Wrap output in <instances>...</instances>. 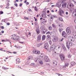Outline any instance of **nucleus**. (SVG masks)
Wrapping results in <instances>:
<instances>
[{"instance_id": "nucleus-43", "label": "nucleus", "mask_w": 76, "mask_h": 76, "mask_svg": "<svg viewBox=\"0 0 76 76\" xmlns=\"http://www.w3.org/2000/svg\"><path fill=\"white\" fill-rule=\"evenodd\" d=\"M14 6H16V7H18V4L17 3H15L14 4Z\"/></svg>"}, {"instance_id": "nucleus-35", "label": "nucleus", "mask_w": 76, "mask_h": 76, "mask_svg": "<svg viewBox=\"0 0 76 76\" xmlns=\"http://www.w3.org/2000/svg\"><path fill=\"white\" fill-rule=\"evenodd\" d=\"M52 27H53V28H55L56 27V26L55 25V24H53L52 25Z\"/></svg>"}, {"instance_id": "nucleus-61", "label": "nucleus", "mask_w": 76, "mask_h": 76, "mask_svg": "<svg viewBox=\"0 0 76 76\" xmlns=\"http://www.w3.org/2000/svg\"><path fill=\"white\" fill-rule=\"evenodd\" d=\"M28 35H30V36H31V33L30 32H29L28 34Z\"/></svg>"}, {"instance_id": "nucleus-17", "label": "nucleus", "mask_w": 76, "mask_h": 76, "mask_svg": "<svg viewBox=\"0 0 76 76\" xmlns=\"http://www.w3.org/2000/svg\"><path fill=\"white\" fill-rule=\"evenodd\" d=\"M39 60H40V59L38 58H36L34 60L35 62H39Z\"/></svg>"}, {"instance_id": "nucleus-4", "label": "nucleus", "mask_w": 76, "mask_h": 76, "mask_svg": "<svg viewBox=\"0 0 76 76\" xmlns=\"http://www.w3.org/2000/svg\"><path fill=\"white\" fill-rule=\"evenodd\" d=\"M61 4H62L61 2H58V3H56V6L57 7H61Z\"/></svg>"}, {"instance_id": "nucleus-51", "label": "nucleus", "mask_w": 76, "mask_h": 76, "mask_svg": "<svg viewBox=\"0 0 76 76\" xmlns=\"http://www.w3.org/2000/svg\"><path fill=\"white\" fill-rule=\"evenodd\" d=\"M6 42V40H2V42Z\"/></svg>"}, {"instance_id": "nucleus-8", "label": "nucleus", "mask_w": 76, "mask_h": 76, "mask_svg": "<svg viewBox=\"0 0 76 76\" xmlns=\"http://www.w3.org/2000/svg\"><path fill=\"white\" fill-rule=\"evenodd\" d=\"M43 30L42 31V34H45V32L48 31V29L47 28H43Z\"/></svg>"}, {"instance_id": "nucleus-57", "label": "nucleus", "mask_w": 76, "mask_h": 76, "mask_svg": "<svg viewBox=\"0 0 76 76\" xmlns=\"http://www.w3.org/2000/svg\"><path fill=\"white\" fill-rule=\"evenodd\" d=\"M28 10H29V12H32V10H31V9Z\"/></svg>"}, {"instance_id": "nucleus-29", "label": "nucleus", "mask_w": 76, "mask_h": 76, "mask_svg": "<svg viewBox=\"0 0 76 76\" xmlns=\"http://www.w3.org/2000/svg\"><path fill=\"white\" fill-rule=\"evenodd\" d=\"M69 63H66L65 64V66L66 67H67V66H69Z\"/></svg>"}, {"instance_id": "nucleus-25", "label": "nucleus", "mask_w": 76, "mask_h": 76, "mask_svg": "<svg viewBox=\"0 0 76 76\" xmlns=\"http://www.w3.org/2000/svg\"><path fill=\"white\" fill-rule=\"evenodd\" d=\"M58 19L59 20H60V21H61V22H63V18H61V17H58Z\"/></svg>"}, {"instance_id": "nucleus-7", "label": "nucleus", "mask_w": 76, "mask_h": 76, "mask_svg": "<svg viewBox=\"0 0 76 76\" xmlns=\"http://www.w3.org/2000/svg\"><path fill=\"white\" fill-rule=\"evenodd\" d=\"M66 32L68 35H69L71 33V31L69 29V28L68 27L66 28Z\"/></svg>"}, {"instance_id": "nucleus-52", "label": "nucleus", "mask_w": 76, "mask_h": 76, "mask_svg": "<svg viewBox=\"0 0 76 76\" xmlns=\"http://www.w3.org/2000/svg\"><path fill=\"white\" fill-rule=\"evenodd\" d=\"M1 22H5V19L2 20Z\"/></svg>"}, {"instance_id": "nucleus-42", "label": "nucleus", "mask_w": 76, "mask_h": 76, "mask_svg": "<svg viewBox=\"0 0 76 76\" xmlns=\"http://www.w3.org/2000/svg\"><path fill=\"white\" fill-rule=\"evenodd\" d=\"M6 9H9V8H10V7L8 6H7V7H5Z\"/></svg>"}, {"instance_id": "nucleus-33", "label": "nucleus", "mask_w": 76, "mask_h": 76, "mask_svg": "<svg viewBox=\"0 0 76 76\" xmlns=\"http://www.w3.org/2000/svg\"><path fill=\"white\" fill-rule=\"evenodd\" d=\"M53 16L54 18H58V17L56 15H53Z\"/></svg>"}, {"instance_id": "nucleus-53", "label": "nucleus", "mask_w": 76, "mask_h": 76, "mask_svg": "<svg viewBox=\"0 0 76 76\" xmlns=\"http://www.w3.org/2000/svg\"><path fill=\"white\" fill-rule=\"evenodd\" d=\"M7 25H8V26H9V25H10V23H7Z\"/></svg>"}, {"instance_id": "nucleus-19", "label": "nucleus", "mask_w": 76, "mask_h": 76, "mask_svg": "<svg viewBox=\"0 0 76 76\" xmlns=\"http://www.w3.org/2000/svg\"><path fill=\"white\" fill-rule=\"evenodd\" d=\"M67 5V4L66 3H64L62 5V7L63 8H64V6H66Z\"/></svg>"}, {"instance_id": "nucleus-1", "label": "nucleus", "mask_w": 76, "mask_h": 76, "mask_svg": "<svg viewBox=\"0 0 76 76\" xmlns=\"http://www.w3.org/2000/svg\"><path fill=\"white\" fill-rule=\"evenodd\" d=\"M62 37L66 38L67 36L66 33V32H65L64 31H63L62 33Z\"/></svg>"}, {"instance_id": "nucleus-5", "label": "nucleus", "mask_w": 76, "mask_h": 76, "mask_svg": "<svg viewBox=\"0 0 76 76\" xmlns=\"http://www.w3.org/2000/svg\"><path fill=\"white\" fill-rule=\"evenodd\" d=\"M42 36V35L41 34H39V35H38L37 37V41H41V39Z\"/></svg>"}, {"instance_id": "nucleus-2", "label": "nucleus", "mask_w": 76, "mask_h": 76, "mask_svg": "<svg viewBox=\"0 0 76 76\" xmlns=\"http://www.w3.org/2000/svg\"><path fill=\"white\" fill-rule=\"evenodd\" d=\"M44 60L45 62H48V61H50V59L48 58V56H45V57Z\"/></svg>"}, {"instance_id": "nucleus-62", "label": "nucleus", "mask_w": 76, "mask_h": 76, "mask_svg": "<svg viewBox=\"0 0 76 76\" xmlns=\"http://www.w3.org/2000/svg\"><path fill=\"white\" fill-rule=\"evenodd\" d=\"M13 54H17V53L15 52L14 51L13 52Z\"/></svg>"}, {"instance_id": "nucleus-36", "label": "nucleus", "mask_w": 76, "mask_h": 76, "mask_svg": "<svg viewBox=\"0 0 76 76\" xmlns=\"http://www.w3.org/2000/svg\"><path fill=\"white\" fill-rule=\"evenodd\" d=\"M6 41H7V42H10V40L9 39H6Z\"/></svg>"}, {"instance_id": "nucleus-44", "label": "nucleus", "mask_w": 76, "mask_h": 76, "mask_svg": "<svg viewBox=\"0 0 76 76\" xmlns=\"http://www.w3.org/2000/svg\"><path fill=\"white\" fill-rule=\"evenodd\" d=\"M34 63H32L30 64L31 66H34Z\"/></svg>"}, {"instance_id": "nucleus-28", "label": "nucleus", "mask_w": 76, "mask_h": 76, "mask_svg": "<svg viewBox=\"0 0 76 76\" xmlns=\"http://www.w3.org/2000/svg\"><path fill=\"white\" fill-rule=\"evenodd\" d=\"M49 42L50 45H52V41H51V40L49 41Z\"/></svg>"}, {"instance_id": "nucleus-50", "label": "nucleus", "mask_w": 76, "mask_h": 76, "mask_svg": "<svg viewBox=\"0 0 76 76\" xmlns=\"http://www.w3.org/2000/svg\"><path fill=\"white\" fill-rule=\"evenodd\" d=\"M22 6V3H20V4L19 6H20V7H21Z\"/></svg>"}, {"instance_id": "nucleus-3", "label": "nucleus", "mask_w": 76, "mask_h": 76, "mask_svg": "<svg viewBox=\"0 0 76 76\" xmlns=\"http://www.w3.org/2000/svg\"><path fill=\"white\" fill-rule=\"evenodd\" d=\"M61 59V60L63 61L64 60V56L63 54H60L59 55Z\"/></svg>"}, {"instance_id": "nucleus-18", "label": "nucleus", "mask_w": 76, "mask_h": 76, "mask_svg": "<svg viewBox=\"0 0 76 76\" xmlns=\"http://www.w3.org/2000/svg\"><path fill=\"white\" fill-rule=\"evenodd\" d=\"M42 43L38 44L37 45V47H40V46L42 45Z\"/></svg>"}, {"instance_id": "nucleus-20", "label": "nucleus", "mask_w": 76, "mask_h": 76, "mask_svg": "<svg viewBox=\"0 0 76 76\" xmlns=\"http://www.w3.org/2000/svg\"><path fill=\"white\" fill-rule=\"evenodd\" d=\"M69 38L71 41H72V39H73V37L72 36H69Z\"/></svg>"}, {"instance_id": "nucleus-13", "label": "nucleus", "mask_w": 76, "mask_h": 76, "mask_svg": "<svg viewBox=\"0 0 76 76\" xmlns=\"http://www.w3.org/2000/svg\"><path fill=\"white\" fill-rule=\"evenodd\" d=\"M15 41H20V37L19 36H17L15 38Z\"/></svg>"}, {"instance_id": "nucleus-63", "label": "nucleus", "mask_w": 76, "mask_h": 76, "mask_svg": "<svg viewBox=\"0 0 76 76\" xmlns=\"http://www.w3.org/2000/svg\"><path fill=\"white\" fill-rule=\"evenodd\" d=\"M26 1H27V0H25L24 2V3H26Z\"/></svg>"}, {"instance_id": "nucleus-23", "label": "nucleus", "mask_w": 76, "mask_h": 76, "mask_svg": "<svg viewBox=\"0 0 76 76\" xmlns=\"http://www.w3.org/2000/svg\"><path fill=\"white\" fill-rule=\"evenodd\" d=\"M69 6L70 7H72H72H73V6H74V5H73V3H69Z\"/></svg>"}, {"instance_id": "nucleus-16", "label": "nucleus", "mask_w": 76, "mask_h": 76, "mask_svg": "<svg viewBox=\"0 0 76 76\" xmlns=\"http://www.w3.org/2000/svg\"><path fill=\"white\" fill-rule=\"evenodd\" d=\"M36 31L38 34H39V33H40V31L38 28L36 29Z\"/></svg>"}, {"instance_id": "nucleus-49", "label": "nucleus", "mask_w": 76, "mask_h": 76, "mask_svg": "<svg viewBox=\"0 0 76 76\" xmlns=\"http://www.w3.org/2000/svg\"><path fill=\"white\" fill-rule=\"evenodd\" d=\"M29 4V2H27L26 3V5H28Z\"/></svg>"}, {"instance_id": "nucleus-6", "label": "nucleus", "mask_w": 76, "mask_h": 76, "mask_svg": "<svg viewBox=\"0 0 76 76\" xmlns=\"http://www.w3.org/2000/svg\"><path fill=\"white\" fill-rule=\"evenodd\" d=\"M59 15L61 16H63V15H62V14H64V11L63 10H60L59 11Z\"/></svg>"}, {"instance_id": "nucleus-12", "label": "nucleus", "mask_w": 76, "mask_h": 76, "mask_svg": "<svg viewBox=\"0 0 76 76\" xmlns=\"http://www.w3.org/2000/svg\"><path fill=\"white\" fill-rule=\"evenodd\" d=\"M62 48L63 49L64 51H67V50L66 49V48L65 46H64V45H62Z\"/></svg>"}, {"instance_id": "nucleus-59", "label": "nucleus", "mask_w": 76, "mask_h": 76, "mask_svg": "<svg viewBox=\"0 0 76 76\" xmlns=\"http://www.w3.org/2000/svg\"><path fill=\"white\" fill-rule=\"evenodd\" d=\"M12 37H16L15 34H13L12 35Z\"/></svg>"}, {"instance_id": "nucleus-38", "label": "nucleus", "mask_w": 76, "mask_h": 76, "mask_svg": "<svg viewBox=\"0 0 76 76\" xmlns=\"http://www.w3.org/2000/svg\"><path fill=\"white\" fill-rule=\"evenodd\" d=\"M2 69H4L5 70H7V68H5V67H2Z\"/></svg>"}, {"instance_id": "nucleus-31", "label": "nucleus", "mask_w": 76, "mask_h": 76, "mask_svg": "<svg viewBox=\"0 0 76 76\" xmlns=\"http://www.w3.org/2000/svg\"><path fill=\"white\" fill-rule=\"evenodd\" d=\"M31 61H27L26 63V64H29V63H31Z\"/></svg>"}, {"instance_id": "nucleus-56", "label": "nucleus", "mask_w": 76, "mask_h": 76, "mask_svg": "<svg viewBox=\"0 0 76 76\" xmlns=\"http://www.w3.org/2000/svg\"><path fill=\"white\" fill-rule=\"evenodd\" d=\"M19 42V43H20L21 44H23V42Z\"/></svg>"}, {"instance_id": "nucleus-10", "label": "nucleus", "mask_w": 76, "mask_h": 76, "mask_svg": "<svg viewBox=\"0 0 76 76\" xmlns=\"http://www.w3.org/2000/svg\"><path fill=\"white\" fill-rule=\"evenodd\" d=\"M33 52L36 54H40V51L39 50H34Z\"/></svg>"}, {"instance_id": "nucleus-24", "label": "nucleus", "mask_w": 76, "mask_h": 76, "mask_svg": "<svg viewBox=\"0 0 76 76\" xmlns=\"http://www.w3.org/2000/svg\"><path fill=\"white\" fill-rule=\"evenodd\" d=\"M39 62L40 64H43V62H42V61L40 59V60L39 61Z\"/></svg>"}, {"instance_id": "nucleus-48", "label": "nucleus", "mask_w": 76, "mask_h": 76, "mask_svg": "<svg viewBox=\"0 0 76 76\" xmlns=\"http://www.w3.org/2000/svg\"><path fill=\"white\" fill-rule=\"evenodd\" d=\"M66 66L65 65L63 66V69H66Z\"/></svg>"}, {"instance_id": "nucleus-47", "label": "nucleus", "mask_w": 76, "mask_h": 76, "mask_svg": "<svg viewBox=\"0 0 76 76\" xmlns=\"http://www.w3.org/2000/svg\"><path fill=\"white\" fill-rule=\"evenodd\" d=\"M1 29H4V27L3 26H1Z\"/></svg>"}, {"instance_id": "nucleus-22", "label": "nucleus", "mask_w": 76, "mask_h": 76, "mask_svg": "<svg viewBox=\"0 0 76 76\" xmlns=\"http://www.w3.org/2000/svg\"><path fill=\"white\" fill-rule=\"evenodd\" d=\"M75 64H76V63H75V62H71V64L72 66H74Z\"/></svg>"}, {"instance_id": "nucleus-32", "label": "nucleus", "mask_w": 76, "mask_h": 76, "mask_svg": "<svg viewBox=\"0 0 76 76\" xmlns=\"http://www.w3.org/2000/svg\"><path fill=\"white\" fill-rule=\"evenodd\" d=\"M53 45H52L50 46V49L51 50H53Z\"/></svg>"}, {"instance_id": "nucleus-15", "label": "nucleus", "mask_w": 76, "mask_h": 76, "mask_svg": "<svg viewBox=\"0 0 76 76\" xmlns=\"http://www.w3.org/2000/svg\"><path fill=\"white\" fill-rule=\"evenodd\" d=\"M46 38V36H45V35H43L42 36V41L45 40V39Z\"/></svg>"}, {"instance_id": "nucleus-54", "label": "nucleus", "mask_w": 76, "mask_h": 76, "mask_svg": "<svg viewBox=\"0 0 76 76\" xmlns=\"http://www.w3.org/2000/svg\"><path fill=\"white\" fill-rule=\"evenodd\" d=\"M11 39H14V40H15V38L14 37H11Z\"/></svg>"}, {"instance_id": "nucleus-30", "label": "nucleus", "mask_w": 76, "mask_h": 76, "mask_svg": "<svg viewBox=\"0 0 76 76\" xmlns=\"http://www.w3.org/2000/svg\"><path fill=\"white\" fill-rule=\"evenodd\" d=\"M34 10H35L36 12H38V9H37V7H34Z\"/></svg>"}, {"instance_id": "nucleus-27", "label": "nucleus", "mask_w": 76, "mask_h": 76, "mask_svg": "<svg viewBox=\"0 0 76 76\" xmlns=\"http://www.w3.org/2000/svg\"><path fill=\"white\" fill-rule=\"evenodd\" d=\"M50 36L49 35H48L47 36V39H50Z\"/></svg>"}, {"instance_id": "nucleus-55", "label": "nucleus", "mask_w": 76, "mask_h": 76, "mask_svg": "<svg viewBox=\"0 0 76 76\" xmlns=\"http://www.w3.org/2000/svg\"><path fill=\"white\" fill-rule=\"evenodd\" d=\"M24 18L25 19H28V18H27V17H24Z\"/></svg>"}, {"instance_id": "nucleus-40", "label": "nucleus", "mask_w": 76, "mask_h": 76, "mask_svg": "<svg viewBox=\"0 0 76 76\" xmlns=\"http://www.w3.org/2000/svg\"><path fill=\"white\" fill-rule=\"evenodd\" d=\"M2 14H3V12L2 11H0V15H2Z\"/></svg>"}, {"instance_id": "nucleus-34", "label": "nucleus", "mask_w": 76, "mask_h": 76, "mask_svg": "<svg viewBox=\"0 0 76 76\" xmlns=\"http://www.w3.org/2000/svg\"><path fill=\"white\" fill-rule=\"evenodd\" d=\"M20 59H19V58H17L16 59V61L17 62L18 61H20Z\"/></svg>"}, {"instance_id": "nucleus-60", "label": "nucleus", "mask_w": 76, "mask_h": 76, "mask_svg": "<svg viewBox=\"0 0 76 76\" xmlns=\"http://www.w3.org/2000/svg\"><path fill=\"white\" fill-rule=\"evenodd\" d=\"M42 55H44V54H43V53H41V55L40 56V57L42 56Z\"/></svg>"}, {"instance_id": "nucleus-37", "label": "nucleus", "mask_w": 76, "mask_h": 76, "mask_svg": "<svg viewBox=\"0 0 76 76\" xmlns=\"http://www.w3.org/2000/svg\"><path fill=\"white\" fill-rule=\"evenodd\" d=\"M59 32H60L63 31V29H62V28H59Z\"/></svg>"}, {"instance_id": "nucleus-21", "label": "nucleus", "mask_w": 76, "mask_h": 76, "mask_svg": "<svg viewBox=\"0 0 76 76\" xmlns=\"http://www.w3.org/2000/svg\"><path fill=\"white\" fill-rule=\"evenodd\" d=\"M32 58H32V57L31 56H29L28 57V58L27 59V60H29L32 59Z\"/></svg>"}, {"instance_id": "nucleus-41", "label": "nucleus", "mask_w": 76, "mask_h": 76, "mask_svg": "<svg viewBox=\"0 0 76 76\" xmlns=\"http://www.w3.org/2000/svg\"><path fill=\"white\" fill-rule=\"evenodd\" d=\"M71 56H72L71 55H68V58H70V57H71Z\"/></svg>"}, {"instance_id": "nucleus-14", "label": "nucleus", "mask_w": 76, "mask_h": 76, "mask_svg": "<svg viewBox=\"0 0 76 76\" xmlns=\"http://www.w3.org/2000/svg\"><path fill=\"white\" fill-rule=\"evenodd\" d=\"M58 41V39L57 38H54L52 39V41L53 42H56Z\"/></svg>"}, {"instance_id": "nucleus-58", "label": "nucleus", "mask_w": 76, "mask_h": 76, "mask_svg": "<svg viewBox=\"0 0 76 76\" xmlns=\"http://www.w3.org/2000/svg\"><path fill=\"white\" fill-rule=\"evenodd\" d=\"M61 27H63V25L62 24H61Z\"/></svg>"}, {"instance_id": "nucleus-39", "label": "nucleus", "mask_w": 76, "mask_h": 76, "mask_svg": "<svg viewBox=\"0 0 76 76\" xmlns=\"http://www.w3.org/2000/svg\"><path fill=\"white\" fill-rule=\"evenodd\" d=\"M45 22L46 23L47 22V21L45 20V21H44V22H42V23H43L44 25H45Z\"/></svg>"}, {"instance_id": "nucleus-46", "label": "nucleus", "mask_w": 76, "mask_h": 76, "mask_svg": "<svg viewBox=\"0 0 76 76\" xmlns=\"http://www.w3.org/2000/svg\"><path fill=\"white\" fill-rule=\"evenodd\" d=\"M50 1H51V0H46V2H50Z\"/></svg>"}, {"instance_id": "nucleus-9", "label": "nucleus", "mask_w": 76, "mask_h": 76, "mask_svg": "<svg viewBox=\"0 0 76 76\" xmlns=\"http://www.w3.org/2000/svg\"><path fill=\"white\" fill-rule=\"evenodd\" d=\"M49 46L48 44H45V46L44 47V48H45L47 50H48Z\"/></svg>"}, {"instance_id": "nucleus-64", "label": "nucleus", "mask_w": 76, "mask_h": 76, "mask_svg": "<svg viewBox=\"0 0 76 76\" xmlns=\"http://www.w3.org/2000/svg\"><path fill=\"white\" fill-rule=\"evenodd\" d=\"M64 40V38H62L61 39V41H63V40Z\"/></svg>"}, {"instance_id": "nucleus-26", "label": "nucleus", "mask_w": 76, "mask_h": 76, "mask_svg": "<svg viewBox=\"0 0 76 76\" xmlns=\"http://www.w3.org/2000/svg\"><path fill=\"white\" fill-rule=\"evenodd\" d=\"M48 29L50 31H51V30H52V27L50 26H49Z\"/></svg>"}, {"instance_id": "nucleus-45", "label": "nucleus", "mask_w": 76, "mask_h": 76, "mask_svg": "<svg viewBox=\"0 0 76 76\" xmlns=\"http://www.w3.org/2000/svg\"><path fill=\"white\" fill-rule=\"evenodd\" d=\"M50 34V32L48 31L46 33V34Z\"/></svg>"}, {"instance_id": "nucleus-11", "label": "nucleus", "mask_w": 76, "mask_h": 76, "mask_svg": "<svg viewBox=\"0 0 76 76\" xmlns=\"http://www.w3.org/2000/svg\"><path fill=\"white\" fill-rule=\"evenodd\" d=\"M72 45V43L71 42H69V44H66V47L68 49H69L70 48L69 46H71Z\"/></svg>"}]
</instances>
